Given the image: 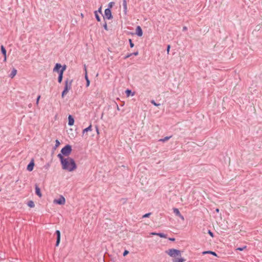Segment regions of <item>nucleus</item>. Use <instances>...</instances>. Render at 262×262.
Wrapping results in <instances>:
<instances>
[{
  "label": "nucleus",
  "mask_w": 262,
  "mask_h": 262,
  "mask_svg": "<svg viewBox=\"0 0 262 262\" xmlns=\"http://www.w3.org/2000/svg\"><path fill=\"white\" fill-rule=\"evenodd\" d=\"M57 157L60 159L63 170L68 172H72L77 169V165L73 158L62 157L61 155H58Z\"/></svg>",
  "instance_id": "f257e3e1"
},
{
  "label": "nucleus",
  "mask_w": 262,
  "mask_h": 262,
  "mask_svg": "<svg viewBox=\"0 0 262 262\" xmlns=\"http://www.w3.org/2000/svg\"><path fill=\"white\" fill-rule=\"evenodd\" d=\"M72 150V146L70 145H67L61 149V153L58 155H61L62 157H69V156L71 154Z\"/></svg>",
  "instance_id": "f03ea898"
},
{
  "label": "nucleus",
  "mask_w": 262,
  "mask_h": 262,
  "mask_svg": "<svg viewBox=\"0 0 262 262\" xmlns=\"http://www.w3.org/2000/svg\"><path fill=\"white\" fill-rule=\"evenodd\" d=\"M166 252L170 256L172 257L181 256V251L175 249H170Z\"/></svg>",
  "instance_id": "7ed1b4c3"
},
{
  "label": "nucleus",
  "mask_w": 262,
  "mask_h": 262,
  "mask_svg": "<svg viewBox=\"0 0 262 262\" xmlns=\"http://www.w3.org/2000/svg\"><path fill=\"white\" fill-rule=\"evenodd\" d=\"M53 203L58 205H64L66 203V199L62 195H60L58 199H54Z\"/></svg>",
  "instance_id": "20e7f679"
},
{
  "label": "nucleus",
  "mask_w": 262,
  "mask_h": 262,
  "mask_svg": "<svg viewBox=\"0 0 262 262\" xmlns=\"http://www.w3.org/2000/svg\"><path fill=\"white\" fill-rule=\"evenodd\" d=\"M72 82L73 80L69 79H66L64 90L69 91V90L71 89Z\"/></svg>",
  "instance_id": "39448f33"
},
{
  "label": "nucleus",
  "mask_w": 262,
  "mask_h": 262,
  "mask_svg": "<svg viewBox=\"0 0 262 262\" xmlns=\"http://www.w3.org/2000/svg\"><path fill=\"white\" fill-rule=\"evenodd\" d=\"M92 130V125L90 124L89 126H88L87 128L84 129L82 130V136L87 137V135L86 134V133L88 132H91Z\"/></svg>",
  "instance_id": "423d86ee"
},
{
  "label": "nucleus",
  "mask_w": 262,
  "mask_h": 262,
  "mask_svg": "<svg viewBox=\"0 0 262 262\" xmlns=\"http://www.w3.org/2000/svg\"><path fill=\"white\" fill-rule=\"evenodd\" d=\"M104 14H105V15L106 17L108 19H111L112 18L111 11V9L110 8L106 9L105 10Z\"/></svg>",
  "instance_id": "0eeeda50"
},
{
  "label": "nucleus",
  "mask_w": 262,
  "mask_h": 262,
  "mask_svg": "<svg viewBox=\"0 0 262 262\" xmlns=\"http://www.w3.org/2000/svg\"><path fill=\"white\" fill-rule=\"evenodd\" d=\"M173 213L177 215L180 217L183 221L184 220V216L181 214L179 210L177 208H173Z\"/></svg>",
  "instance_id": "6e6552de"
},
{
  "label": "nucleus",
  "mask_w": 262,
  "mask_h": 262,
  "mask_svg": "<svg viewBox=\"0 0 262 262\" xmlns=\"http://www.w3.org/2000/svg\"><path fill=\"white\" fill-rule=\"evenodd\" d=\"M56 234L57 235V241H56V246H58L60 242V231L56 230Z\"/></svg>",
  "instance_id": "1a4fd4ad"
},
{
  "label": "nucleus",
  "mask_w": 262,
  "mask_h": 262,
  "mask_svg": "<svg viewBox=\"0 0 262 262\" xmlns=\"http://www.w3.org/2000/svg\"><path fill=\"white\" fill-rule=\"evenodd\" d=\"M61 67L62 66L60 63H56L53 69V71L58 72L59 74V71H60V69L61 68Z\"/></svg>",
  "instance_id": "9d476101"
},
{
  "label": "nucleus",
  "mask_w": 262,
  "mask_h": 262,
  "mask_svg": "<svg viewBox=\"0 0 262 262\" xmlns=\"http://www.w3.org/2000/svg\"><path fill=\"white\" fill-rule=\"evenodd\" d=\"M136 34L139 36H142L143 32L140 26H138L136 28Z\"/></svg>",
  "instance_id": "9b49d317"
},
{
  "label": "nucleus",
  "mask_w": 262,
  "mask_h": 262,
  "mask_svg": "<svg viewBox=\"0 0 262 262\" xmlns=\"http://www.w3.org/2000/svg\"><path fill=\"white\" fill-rule=\"evenodd\" d=\"M74 123V119L71 115H69L68 117V124L70 126H72Z\"/></svg>",
  "instance_id": "f8f14e48"
},
{
  "label": "nucleus",
  "mask_w": 262,
  "mask_h": 262,
  "mask_svg": "<svg viewBox=\"0 0 262 262\" xmlns=\"http://www.w3.org/2000/svg\"><path fill=\"white\" fill-rule=\"evenodd\" d=\"M35 193L39 198L42 196L40 189L37 185H35Z\"/></svg>",
  "instance_id": "ddd939ff"
},
{
  "label": "nucleus",
  "mask_w": 262,
  "mask_h": 262,
  "mask_svg": "<svg viewBox=\"0 0 262 262\" xmlns=\"http://www.w3.org/2000/svg\"><path fill=\"white\" fill-rule=\"evenodd\" d=\"M34 163L33 161L31 162L27 166V170L31 171L33 169Z\"/></svg>",
  "instance_id": "4468645a"
},
{
  "label": "nucleus",
  "mask_w": 262,
  "mask_h": 262,
  "mask_svg": "<svg viewBox=\"0 0 262 262\" xmlns=\"http://www.w3.org/2000/svg\"><path fill=\"white\" fill-rule=\"evenodd\" d=\"M63 74V73H62V71H59V76L58 78V81L59 83H61L62 80Z\"/></svg>",
  "instance_id": "2eb2a0df"
},
{
  "label": "nucleus",
  "mask_w": 262,
  "mask_h": 262,
  "mask_svg": "<svg viewBox=\"0 0 262 262\" xmlns=\"http://www.w3.org/2000/svg\"><path fill=\"white\" fill-rule=\"evenodd\" d=\"M123 6L124 13L126 14L127 12V3L126 2V0H123Z\"/></svg>",
  "instance_id": "dca6fc26"
},
{
  "label": "nucleus",
  "mask_w": 262,
  "mask_h": 262,
  "mask_svg": "<svg viewBox=\"0 0 262 262\" xmlns=\"http://www.w3.org/2000/svg\"><path fill=\"white\" fill-rule=\"evenodd\" d=\"M85 78L86 81V86H89L90 85V81L88 78V75H87V72L86 68H85Z\"/></svg>",
  "instance_id": "f3484780"
},
{
  "label": "nucleus",
  "mask_w": 262,
  "mask_h": 262,
  "mask_svg": "<svg viewBox=\"0 0 262 262\" xmlns=\"http://www.w3.org/2000/svg\"><path fill=\"white\" fill-rule=\"evenodd\" d=\"M17 73V70L15 69H13L11 72V73L10 75V76L11 78H13Z\"/></svg>",
  "instance_id": "a211bd4d"
},
{
  "label": "nucleus",
  "mask_w": 262,
  "mask_h": 262,
  "mask_svg": "<svg viewBox=\"0 0 262 262\" xmlns=\"http://www.w3.org/2000/svg\"><path fill=\"white\" fill-rule=\"evenodd\" d=\"M1 49L2 53L3 54L4 56H7L6 55L7 51H6V50L5 49V48H4V47L3 45L1 46Z\"/></svg>",
  "instance_id": "6ab92c4d"
},
{
  "label": "nucleus",
  "mask_w": 262,
  "mask_h": 262,
  "mask_svg": "<svg viewBox=\"0 0 262 262\" xmlns=\"http://www.w3.org/2000/svg\"><path fill=\"white\" fill-rule=\"evenodd\" d=\"M185 259L183 258H180L178 259H173L172 262H184Z\"/></svg>",
  "instance_id": "aec40b11"
},
{
  "label": "nucleus",
  "mask_w": 262,
  "mask_h": 262,
  "mask_svg": "<svg viewBox=\"0 0 262 262\" xmlns=\"http://www.w3.org/2000/svg\"><path fill=\"white\" fill-rule=\"evenodd\" d=\"M125 93L127 97H129L130 95H132V96L134 95V93H132V91L130 90H126L125 91Z\"/></svg>",
  "instance_id": "412c9836"
},
{
  "label": "nucleus",
  "mask_w": 262,
  "mask_h": 262,
  "mask_svg": "<svg viewBox=\"0 0 262 262\" xmlns=\"http://www.w3.org/2000/svg\"><path fill=\"white\" fill-rule=\"evenodd\" d=\"M207 253H210V254H212L213 255L216 256V254L214 252H213V251H204L203 252V254H205Z\"/></svg>",
  "instance_id": "4be33fe9"
},
{
  "label": "nucleus",
  "mask_w": 262,
  "mask_h": 262,
  "mask_svg": "<svg viewBox=\"0 0 262 262\" xmlns=\"http://www.w3.org/2000/svg\"><path fill=\"white\" fill-rule=\"evenodd\" d=\"M28 205L29 207H30L31 208H33L35 206V204H34L33 201H29L28 203Z\"/></svg>",
  "instance_id": "5701e85b"
},
{
  "label": "nucleus",
  "mask_w": 262,
  "mask_h": 262,
  "mask_svg": "<svg viewBox=\"0 0 262 262\" xmlns=\"http://www.w3.org/2000/svg\"><path fill=\"white\" fill-rule=\"evenodd\" d=\"M150 235H158L160 236L161 237H164V234L162 233H156L155 232H151L150 233Z\"/></svg>",
  "instance_id": "b1692460"
},
{
  "label": "nucleus",
  "mask_w": 262,
  "mask_h": 262,
  "mask_svg": "<svg viewBox=\"0 0 262 262\" xmlns=\"http://www.w3.org/2000/svg\"><path fill=\"white\" fill-rule=\"evenodd\" d=\"M95 17L97 19V20L98 21H100V16H99L98 13H97V11H95Z\"/></svg>",
  "instance_id": "393cba45"
},
{
  "label": "nucleus",
  "mask_w": 262,
  "mask_h": 262,
  "mask_svg": "<svg viewBox=\"0 0 262 262\" xmlns=\"http://www.w3.org/2000/svg\"><path fill=\"white\" fill-rule=\"evenodd\" d=\"M68 92H69L68 91H66V90H64L61 94L62 98H64V96L66 95Z\"/></svg>",
  "instance_id": "a878e982"
},
{
  "label": "nucleus",
  "mask_w": 262,
  "mask_h": 262,
  "mask_svg": "<svg viewBox=\"0 0 262 262\" xmlns=\"http://www.w3.org/2000/svg\"><path fill=\"white\" fill-rule=\"evenodd\" d=\"M246 248H247V246H243L242 247L237 248L236 250H239V251H243L244 249H246Z\"/></svg>",
  "instance_id": "bb28decb"
},
{
  "label": "nucleus",
  "mask_w": 262,
  "mask_h": 262,
  "mask_svg": "<svg viewBox=\"0 0 262 262\" xmlns=\"http://www.w3.org/2000/svg\"><path fill=\"white\" fill-rule=\"evenodd\" d=\"M129 44H130V46L131 48H133L134 47V44L133 43L132 41V39H129Z\"/></svg>",
  "instance_id": "cd10ccee"
},
{
  "label": "nucleus",
  "mask_w": 262,
  "mask_h": 262,
  "mask_svg": "<svg viewBox=\"0 0 262 262\" xmlns=\"http://www.w3.org/2000/svg\"><path fill=\"white\" fill-rule=\"evenodd\" d=\"M66 66H64L63 67H61V69L60 70V71H62V73H63L64 71L66 70Z\"/></svg>",
  "instance_id": "c85d7f7f"
},
{
  "label": "nucleus",
  "mask_w": 262,
  "mask_h": 262,
  "mask_svg": "<svg viewBox=\"0 0 262 262\" xmlns=\"http://www.w3.org/2000/svg\"><path fill=\"white\" fill-rule=\"evenodd\" d=\"M114 2H110L109 4H108V7H109V8L111 9L113 6L114 5Z\"/></svg>",
  "instance_id": "c756f323"
},
{
  "label": "nucleus",
  "mask_w": 262,
  "mask_h": 262,
  "mask_svg": "<svg viewBox=\"0 0 262 262\" xmlns=\"http://www.w3.org/2000/svg\"><path fill=\"white\" fill-rule=\"evenodd\" d=\"M150 214H151L150 213H146V214H145L143 215L142 217H143V218L147 217L149 216V215H150Z\"/></svg>",
  "instance_id": "7c9ffc66"
},
{
  "label": "nucleus",
  "mask_w": 262,
  "mask_h": 262,
  "mask_svg": "<svg viewBox=\"0 0 262 262\" xmlns=\"http://www.w3.org/2000/svg\"><path fill=\"white\" fill-rule=\"evenodd\" d=\"M40 98V96L39 95L38 97H37V100H36V105H38V103H39V99Z\"/></svg>",
  "instance_id": "2f4dec72"
},
{
  "label": "nucleus",
  "mask_w": 262,
  "mask_h": 262,
  "mask_svg": "<svg viewBox=\"0 0 262 262\" xmlns=\"http://www.w3.org/2000/svg\"><path fill=\"white\" fill-rule=\"evenodd\" d=\"M128 253H129L128 251H127V250H125V251H124V252H123V256H126L127 254H128Z\"/></svg>",
  "instance_id": "473e14b6"
},
{
  "label": "nucleus",
  "mask_w": 262,
  "mask_h": 262,
  "mask_svg": "<svg viewBox=\"0 0 262 262\" xmlns=\"http://www.w3.org/2000/svg\"><path fill=\"white\" fill-rule=\"evenodd\" d=\"M59 144H60L59 141L58 140H56V144H55L56 147H58L59 145Z\"/></svg>",
  "instance_id": "72a5a7b5"
},
{
  "label": "nucleus",
  "mask_w": 262,
  "mask_h": 262,
  "mask_svg": "<svg viewBox=\"0 0 262 262\" xmlns=\"http://www.w3.org/2000/svg\"><path fill=\"white\" fill-rule=\"evenodd\" d=\"M208 233L211 237H213V234L210 230H208Z\"/></svg>",
  "instance_id": "f704fd0d"
},
{
  "label": "nucleus",
  "mask_w": 262,
  "mask_h": 262,
  "mask_svg": "<svg viewBox=\"0 0 262 262\" xmlns=\"http://www.w3.org/2000/svg\"><path fill=\"white\" fill-rule=\"evenodd\" d=\"M103 27H104V28L105 29V30H108V28H107V24L106 23H105L104 25H103Z\"/></svg>",
  "instance_id": "c9c22d12"
},
{
  "label": "nucleus",
  "mask_w": 262,
  "mask_h": 262,
  "mask_svg": "<svg viewBox=\"0 0 262 262\" xmlns=\"http://www.w3.org/2000/svg\"><path fill=\"white\" fill-rule=\"evenodd\" d=\"M170 137H171V136L165 137V141L168 140Z\"/></svg>",
  "instance_id": "e433bc0d"
},
{
  "label": "nucleus",
  "mask_w": 262,
  "mask_h": 262,
  "mask_svg": "<svg viewBox=\"0 0 262 262\" xmlns=\"http://www.w3.org/2000/svg\"><path fill=\"white\" fill-rule=\"evenodd\" d=\"M187 30V27H186V26H184V27H183V31H186Z\"/></svg>",
  "instance_id": "4c0bfd02"
},
{
  "label": "nucleus",
  "mask_w": 262,
  "mask_h": 262,
  "mask_svg": "<svg viewBox=\"0 0 262 262\" xmlns=\"http://www.w3.org/2000/svg\"><path fill=\"white\" fill-rule=\"evenodd\" d=\"M170 48V45H168L167 47V51L168 53L169 51Z\"/></svg>",
  "instance_id": "58836bf2"
},
{
  "label": "nucleus",
  "mask_w": 262,
  "mask_h": 262,
  "mask_svg": "<svg viewBox=\"0 0 262 262\" xmlns=\"http://www.w3.org/2000/svg\"><path fill=\"white\" fill-rule=\"evenodd\" d=\"M132 55V54H129L127 55V56H125V58L126 59V58L129 57Z\"/></svg>",
  "instance_id": "ea45409f"
},
{
  "label": "nucleus",
  "mask_w": 262,
  "mask_h": 262,
  "mask_svg": "<svg viewBox=\"0 0 262 262\" xmlns=\"http://www.w3.org/2000/svg\"><path fill=\"white\" fill-rule=\"evenodd\" d=\"M168 239L171 241H174L175 240L174 238H169Z\"/></svg>",
  "instance_id": "a19ab883"
},
{
  "label": "nucleus",
  "mask_w": 262,
  "mask_h": 262,
  "mask_svg": "<svg viewBox=\"0 0 262 262\" xmlns=\"http://www.w3.org/2000/svg\"><path fill=\"white\" fill-rule=\"evenodd\" d=\"M133 54L135 55V56H137V55H138V52H135Z\"/></svg>",
  "instance_id": "79ce46f5"
},
{
  "label": "nucleus",
  "mask_w": 262,
  "mask_h": 262,
  "mask_svg": "<svg viewBox=\"0 0 262 262\" xmlns=\"http://www.w3.org/2000/svg\"><path fill=\"white\" fill-rule=\"evenodd\" d=\"M215 211H216V212H217V213H218V212H219V211H220L219 209V208H216V209H215Z\"/></svg>",
  "instance_id": "37998d69"
},
{
  "label": "nucleus",
  "mask_w": 262,
  "mask_h": 262,
  "mask_svg": "<svg viewBox=\"0 0 262 262\" xmlns=\"http://www.w3.org/2000/svg\"><path fill=\"white\" fill-rule=\"evenodd\" d=\"M80 16L81 17V18H83L84 17V15L83 13H81L80 14Z\"/></svg>",
  "instance_id": "c03bdc74"
},
{
  "label": "nucleus",
  "mask_w": 262,
  "mask_h": 262,
  "mask_svg": "<svg viewBox=\"0 0 262 262\" xmlns=\"http://www.w3.org/2000/svg\"><path fill=\"white\" fill-rule=\"evenodd\" d=\"M7 60V56H4V61H6Z\"/></svg>",
  "instance_id": "a18cd8bd"
},
{
  "label": "nucleus",
  "mask_w": 262,
  "mask_h": 262,
  "mask_svg": "<svg viewBox=\"0 0 262 262\" xmlns=\"http://www.w3.org/2000/svg\"><path fill=\"white\" fill-rule=\"evenodd\" d=\"M151 102H152V103H153L154 105H157V104H156V103L154 101H152Z\"/></svg>",
  "instance_id": "49530a36"
},
{
  "label": "nucleus",
  "mask_w": 262,
  "mask_h": 262,
  "mask_svg": "<svg viewBox=\"0 0 262 262\" xmlns=\"http://www.w3.org/2000/svg\"><path fill=\"white\" fill-rule=\"evenodd\" d=\"M101 8H99V12L100 13H101Z\"/></svg>",
  "instance_id": "de8ad7c7"
},
{
  "label": "nucleus",
  "mask_w": 262,
  "mask_h": 262,
  "mask_svg": "<svg viewBox=\"0 0 262 262\" xmlns=\"http://www.w3.org/2000/svg\"><path fill=\"white\" fill-rule=\"evenodd\" d=\"M96 130H97V134H99V130H98V128H97Z\"/></svg>",
  "instance_id": "09e8293b"
},
{
  "label": "nucleus",
  "mask_w": 262,
  "mask_h": 262,
  "mask_svg": "<svg viewBox=\"0 0 262 262\" xmlns=\"http://www.w3.org/2000/svg\"><path fill=\"white\" fill-rule=\"evenodd\" d=\"M164 237H165V238H166V235H165Z\"/></svg>",
  "instance_id": "8fccbe9b"
}]
</instances>
